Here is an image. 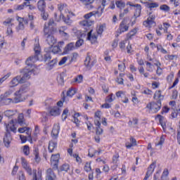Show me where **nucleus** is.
<instances>
[{
    "mask_svg": "<svg viewBox=\"0 0 180 180\" xmlns=\"http://www.w3.org/2000/svg\"><path fill=\"white\" fill-rule=\"evenodd\" d=\"M30 91V84H22L18 90L14 93V98H11L9 96L13 94V90L8 89L4 94L0 95L1 106H8L11 103H20L25 102L27 99V96L25 95Z\"/></svg>",
    "mask_w": 180,
    "mask_h": 180,
    "instance_id": "f257e3e1",
    "label": "nucleus"
},
{
    "mask_svg": "<svg viewBox=\"0 0 180 180\" xmlns=\"http://www.w3.org/2000/svg\"><path fill=\"white\" fill-rule=\"evenodd\" d=\"M56 23L53 18L50 19L48 22L44 24V34L49 46H54L57 43V39L54 37V26Z\"/></svg>",
    "mask_w": 180,
    "mask_h": 180,
    "instance_id": "f03ea898",
    "label": "nucleus"
},
{
    "mask_svg": "<svg viewBox=\"0 0 180 180\" xmlns=\"http://www.w3.org/2000/svg\"><path fill=\"white\" fill-rule=\"evenodd\" d=\"M58 9L60 12V18H57V13H55L54 16L57 22H60V20L63 19L65 23H68V6L65 4H58Z\"/></svg>",
    "mask_w": 180,
    "mask_h": 180,
    "instance_id": "7ed1b4c3",
    "label": "nucleus"
},
{
    "mask_svg": "<svg viewBox=\"0 0 180 180\" xmlns=\"http://www.w3.org/2000/svg\"><path fill=\"white\" fill-rule=\"evenodd\" d=\"M62 46H64V41L58 42V46L52 45L49 47L45 48L44 51L47 53L45 55V59L50 60L51 58L49 53H53V54H61V49L60 47H62Z\"/></svg>",
    "mask_w": 180,
    "mask_h": 180,
    "instance_id": "20e7f679",
    "label": "nucleus"
},
{
    "mask_svg": "<svg viewBox=\"0 0 180 180\" xmlns=\"http://www.w3.org/2000/svg\"><path fill=\"white\" fill-rule=\"evenodd\" d=\"M146 108L149 110L150 113H157L161 109V101H158V103H149Z\"/></svg>",
    "mask_w": 180,
    "mask_h": 180,
    "instance_id": "39448f33",
    "label": "nucleus"
},
{
    "mask_svg": "<svg viewBox=\"0 0 180 180\" xmlns=\"http://www.w3.org/2000/svg\"><path fill=\"white\" fill-rule=\"evenodd\" d=\"M35 71H37V68H35L34 69H29L27 68H25L23 70L24 75L21 77L22 82H26L27 79H30V75H32V73L34 72Z\"/></svg>",
    "mask_w": 180,
    "mask_h": 180,
    "instance_id": "423d86ee",
    "label": "nucleus"
},
{
    "mask_svg": "<svg viewBox=\"0 0 180 180\" xmlns=\"http://www.w3.org/2000/svg\"><path fill=\"white\" fill-rule=\"evenodd\" d=\"M20 162L22 165V168L25 169L26 172L28 174V175H32L33 170H32V167H30V165L27 162V160L26 158L22 157L20 158Z\"/></svg>",
    "mask_w": 180,
    "mask_h": 180,
    "instance_id": "0eeeda50",
    "label": "nucleus"
},
{
    "mask_svg": "<svg viewBox=\"0 0 180 180\" xmlns=\"http://www.w3.org/2000/svg\"><path fill=\"white\" fill-rule=\"evenodd\" d=\"M19 84H23L22 77L20 76H16L13 77L8 83L9 88H15L19 85Z\"/></svg>",
    "mask_w": 180,
    "mask_h": 180,
    "instance_id": "6e6552de",
    "label": "nucleus"
},
{
    "mask_svg": "<svg viewBox=\"0 0 180 180\" xmlns=\"http://www.w3.org/2000/svg\"><path fill=\"white\" fill-rule=\"evenodd\" d=\"M6 133H9V131L16 133L18 130V127H16V124H15V121L13 120H12L7 124H6Z\"/></svg>",
    "mask_w": 180,
    "mask_h": 180,
    "instance_id": "1a4fd4ad",
    "label": "nucleus"
},
{
    "mask_svg": "<svg viewBox=\"0 0 180 180\" xmlns=\"http://www.w3.org/2000/svg\"><path fill=\"white\" fill-rule=\"evenodd\" d=\"M58 160H60V154L52 155L51 157V165L53 169L58 168Z\"/></svg>",
    "mask_w": 180,
    "mask_h": 180,
    "instance_id": "9d476101",
    "label": "nucleus"
},
{
    "mask_svg": "<svg viewBox=\"0 0 180 180\" xmlns=\"http://www.w3.org/2000/svg\"><path fill=\"white\" fill-rule=\"evenodd\" d=\"M3 143L6 148H9V147H11V143H12V136L11 135V132H6L4 134Z\"/></svg>",
    "mask_w": 180,
    "mask_h": 180,
    "instance_id": "9b49d317",
    "label": "nucleus"
},
{
    "mask_svg": "<svg viewBox=\"0 0 180 180\" xmlns=\"http://www.w3.org/2000/svg\"><path fill=\"white\" fill-rule=\"evenodd\" d=\"M155 19V15H153V13H150L148 19L143 22V26H145V27H151V26L154 25Z\"/></svg>",
    "mask_w": 180,
    "mask_h": 180,
    "instance_id": "f8f14e48",
    "label": "nucleus"
},
{
    "mask_svg": "<svg viewBox=\"0 0 180 180\" xmlns=\"http://www.w3.org/2000/svg\"><path fill=\"white\" fill-rule=\"evenodd\" d=\"M102 13H103V8H101V11H92V12H90L89 13H86L84 15V19H91V18H92V16H98L101 17L102 16Z\"/></svg>",
    "mask_w": 180,
    "mask_h": 180,
    "instance_id": "ddd939ff",
    "label": "nucleus"
},
{
    "mask_svg": "<svg viewBox=\"0 0 180 180\" xmlns=\"http://www.w3.org/2000/svg\"><path fill=\"white\" fill-rule=\"evenodd\" d=\"M49 115L50 116H53V117L60 116V115H61V108L57 106L51 107L49 109Z\"/></svg>",
    "mask_w": 180,
    "mask_h": 180,
    "instance_id": "4468645a",
    "label": "nucleus"
},
{
    "mask_svg": "<svg viewBox=\"0 0 180 180\" xmlns=\"http://www.w3.org/2000/svg\"><path fill=\"white\" fill-rule=\"evenodd\" d=\"M127 5H129V6H132L133 8H135V13H134L135 18H139L140 16V15L141 14V5L133 4H131V2H128Z\"/></svg>",
    "mask_w": 180,
    "mask_h": 180,
    "instance_id": "2eb2a0df",
    "label": "nucleus"
},
{
    "mask_svg": "<svg viewBox=\"0 0 180 180\" xmlns=\"http://www.w3.org/2000/svg\"><path fill=\"white\" fill-rule=\"evenodd\" d=\"M68 96V91L65 90L62 92L61 99L56 103L57 108H63L64 105V102H65V98Z\"/></svg>",
    "mask_w": 180,
    "mask_h": 180,
    "instance_id": "dca6fc26",
    "label": "nucleus"
},
{
    "mask_svg": "<svg viewBox=\"0 0 180 180\" xmlns=\"http://www.w3.org/2000/svg\"><path fill=\"white\" fill-rule=\"evenodd\" d=\"M127 30H129V24H127L126 20H124L120 24L119 33L122 34V33H124V32H127Z\"/></svg>",
    "mask_w": 180,
    "mask_h": 180,
    "instance_id": "f3484780",
    "label": "nucleus"
},
{
    "mask_svg": "<svg viewBox=\"0 0 180 180\" xmlns=\"http://www.w3.org/2000/svg\"><path fill=\"white\" fill-rule=\"evenodd\" d=\"M102 111L97 110L94 113V124L95 126H101V120L102 119Z\"/></svg>",
    "mask_w": 180,
    "mask_h": 180,
    "instance_id": "a211bd4d",
    "label": "nucleus"
},
{
    "mask_svg": "<svg viewBox=\"0 0 180 180\" xmlns=\"http://www.w3.org/2000/svg\"><path fill=\"white\" fill-rule=\"evenodd\" d=\"M37 61H39V56L37 55H34L32 56L29 57L26 61H25V64L28 66V67H33V63H36Z\"/></svg>",
    "mask_w": 180,
    "mask_h": 180,
    "instance_id": "6ab92c4d",
    "label": "nucleus"
},
{
    "mask_svg": "<svg viewBox=\"0 0 180 180\" xmlns=\"http://www.w3.org/2000/svg\"><path fill=\"white\" fill-rule=\"evenodd\" d=\"M155 120L159 121V123L160 124V125L162 127L163 130H165V129L167 127V119H165L161 115H158L155 117Z\"/></svg>",
    "mask_w": 180,
    "mask_h": 180,
    "instance_id": "aec40b11",
    "label": "nucleus"
},
{
    "mask_svg": "<svg viewBox=\"0 0 180 180\" xmlns=\"http://www.w3.org/2000/svg\"><path fill=\"white\" fill-rule=\"evenodd\" d=\"M87 39L91 41V44H94L98 41V34L96 33H92V30L88 33Z\"/></svg>",
    "mask_w": 180,
    "mask_h": 180,
    "instance_id": "412c9836",
    "label": "nucleus"
},
{
    "mask_svg": "<svg viewBox=\"0 0 180 180\" xmlns=\"http://www.w3.org/2000/svg\"><path fill=\"white\" fill-rule=\"evenodd\" d=\"M60 133V124H55L51 132V136L53 139H57L58 134Z\"/></svg>",
    "mask_w": 180,
    "mask_h": 180,
    "instance_id": "4be33fe9",
    "label": "nucleus"
},
{
    "mask_svg": "<svg viewBox=\"0 0 180 180\" xmlns=\"http://www.w3.org/2000/svg\"><path fill=\"white\" fill-rule=\"evenodd\" d=\"M35 169L33 170V178L32 180H43V172L41 169H39L37 174Z\"/></svg>",
    "mask_w": 180,
    "mask_h": 180,
    "instance_id": "5701e85b",
    "label": "nucleus"
},
{
    "mask_svg": "<svg viewBox=\"0 0 180 180\" xmlns=\"http://www.w3.org/2000/svg\"><path fill=\"white\" fill-rule=\"evenodd\" d=\"M56 178H57V176L54 174V172H53V169H48L46 170V180H56Z\"/></svg>",
    "mask_w": 180,
    "mask_h": 180,
    "instance_id": "b1692460",
    "label": "nucleus"
},
{
    "mask_svg": "<svg viewBox=\"0 0 180 180\" xmlns=\"http://www.w3.org/2000/svg\"><path fill=\"white\" fill-rule=\"evenodd\" d=\"M19 25L18 27H16L17 32H19V30H23L25 29V25H23V22L25 23V25H27L28 21L27 20H23V18H20L18 19Z\"/></svg>",
    "mask_w": 180,
    "mask_h": 180,
    "instance_id": "393cba45",
    "label": "nucleus"
},
{
    "mask_svg": "<svg viewBox=\"0 0 180 180\" xmlns=\"http://www.w3.org/2000/svg\"><path fill=\"white\" fill-rule=\"evenodd\" d=\"M84 65L86 67L87 70H91L94 67V61L91 58V56H87L84 60Z\"/></svg>",
    "mask_w": 180,
    "mask_h": 180,
    "instance_id": "a878e982",
    "label": "nucleus"
},
{
    "mask_svg": "<svg viewBox=\"0 0 180 180\" xmlns=\"http://www.w3.org/2000/svg\"><path fill=\"white\" fill-rule=\"evenodd\" d=\"M68 153L70 154V157H73V158H75L76 162H78L79 164H81V162H82V159L79 158V155H78V154L72 153V149H69Z\"/></svg>",
    "mask_w": 180,
    "mask_h": 180,
    "instance_id": "bb28decb",
    "label": "nucleus"
},
{
    "mask_svg": "<svg viewBox=\"0 0 180 180\" xmlns=\"http://www.w3.org/2000/svg\"><path fill=\"white\" fill-rule=\"evenodd\" d=\"M153 98L155 101H158V102H161V101H162V99H164V96H162L161 94V91H160V90L156 91L154 94Z\"/></svg>",
    "mask_w": 180,
    "mask_h": 180,
    "instance_id": "cd10ccee",
    "label": "nucleus"
},
{
    "mask_svg": "<svg viewBox=\"0 0 180 180\" xmlns=\"http://www.w3.org/2000/svg\"><path fill=\"white\" fill-rule=\"evenodd\" d=\"M17 123L20 124V126H27L26 122H25V117L22 113L19 114Z\"/></svg>",
    "mask_w": 180,
    "mask_h": 180,
    "instance_id": "c85d7f7f",
    "label": "nucleus"
},
{
    "mask_svg": "<svg viewBox=\"0 0 180 180\" xmlns=\"http://www.w3.org/2000/svg\"><path fill=\"white\" fill-rule=\"evenodd\" d=\"M37 6L40 12H44V11H46V2H44V0H39L38 1Z\"/></svg>",
    "mask_w": 180,
    "mask_h": 180,
    "instance_id": "c756f323",
    "label": "nucleus"
},
{
    "mask_svg": "<svg viewBox=\"0 0 180 180\" xmlns=\"http://www.w3.org/2000/svg\"><path fill=\"white\" fill-rule=\"evenodd\" d=\"M81 116V114L79 112H76L73 115V120L72 122L73 123L76 124L77 127H79V123H81V121L78 119Z\"/></svg>",
    "mask_w": 180,
    "mask_h": 180,
    "instance_id": "7c9ffc66",
    "label": "nucleus"
},
{
    "mask_svg": "<svg viewBox=\"0 0 180 180\" xmlns=\"http://www.w3.org/2000/svg\"><path fill=\"white\" fill-rule=\"evenodd\" d=\"M18 132L20 133H26L27 136H30L32 134V129H30L29 127H21L18 129Z\"/></svg>",
    "mask_w": 180,
    "mask_h": 180,
    "instance_id": "2f4dec72",
    "label": "nucleus"
},
{
    "mask_svg": "<svg viewBox=\"0 0 180 180\" xmlns=\"http://www.w3.org/2000/svg\"><path fill=\"white\" fill-rule=\"evenodd\" d=\"M137 34V29L134 28L131 30L127 34V40H131L133 39L134 36H136Z\"/></svg>",
    "mask_w": 180,
    "mask_h": 180,
    "instance_id": "473e14b6",
    "label": "nucleus"
},
{
    "mask_svg": "<svg viewBox=\"0 0 180 180\" xmlns=\"http://www.w3.org/2000/svg\"><path fill=\"white\" fill-rule=\"evenodd\" d=\"M129 140H130V141H133V143L127 142L125 143V147L127 148H131V147H134L135 146H137V141H136V139L134 138H130Z\"/></svg>",
    "mask_w": 180,
    "mask_h": 180,
    "instance_id": "72a5a7b5",
    "label": "nucleus"
},
{
    "mask_svg": "<svg viewBox=\"0 0 180 180\" xmlns=\"http://www.w3.org/2000/svg\"><path fill=\"white\" fill-rule=\"evenodd\" d=\"M57 147V142L56 141H51L48 147L49 153L54 151V148Z\"/></svg>",
    "mask_w": 180,
    "mask_h": 180,
    "instance_id": "f704fd0d",
    "label": "nucleus"
},
{
    "mask_svg": "<svg viewBox=\"0 0 180 180\" xmlns=\"http://www.w3.org/2000/svg\"><path fill=\"white\" fill-rule=\"evenodd\" d=\"M154 169H155V163H152L148 168L146 175L151 176V175H153V172H154Z\"/></svg>",
    "mask_w": 180,
    "mask_h": 180,
    "instance_id": "c9c22d12",
    "label": "nucleus"
},
{
    "mask_svg": "<svg viewBox=\"0 0 180 180\" xmlns=\"http://www.w3.org/2000/svg\"><path fill=\"white\" fill-rule=\"evenodd\" d=\"M154 169H155V163H152L148 168L146 175L151 176V175H153V172H154Z\"/></svg>",
    "mask_w": 180,
    "mask_h": 180,
    "instance_id": "e433bc0d",
    "label": "nucleus"
},
{
    "mask_svg": "<svg viewBox=\"0 0 180 180\" xmlns=\"http://www.w3.org/2000/svg\"><path fill=\"white\" fill-rule=\"evenodd\" d=\"M94 2H95V0H84V1H83V4L84 5H85L87 9H92L94 8V6L91 4H94Z\"/></svg>",
    "mask_w": 180,
    "mask_h": 180,
    "instance_id": "4c0bfd02",
    "label": "nucleus"
},
{
    "mask_svg": "<svg viewBox=\"0 0 180 180\" xmlns=\"http://www.w3.org/2000/svg\"><path fill=\"white\" fill-rule=\"evenodd\" d=\"M59 33L60 36H63V37H67V34H68V30L67 27H61L59 29Z\"/></svg>",
    "mask_w": 180,
    "mask_h": 180,
    "instance_id": "58836bf2",
    "label": "nucleus"
},
{
    "mask_svg": "<svg viewBox=\"0 0 180 180\" xmlns=\"http://www.w3.org/2000/svg\"><path fill=\"white\" fill-rule=\"evenodd\" d=\"M56 64H57V60L56 59L52 60L51 62H49L46 65V70H48V71H50V70H53V68H54V65H56Z\"/></svg>",
    "mask_w": 180,
    "mask_h": 180,
    "instance_id": "ea45409f",
    "label": "nucleus"
},
{
    "mask_svg": "<svg viewBox=\"0 0 180 180\" xmlns=\"http://www.w3.org/2000/svg\"><path fill=\"white\" fill-rule=\"evenodd\" d=\"M16 114V110H7L4 111V116L6 117H12V116H15Z\"/></svg>",
    "mask_w": 180,
    "mask_h": 180,
    "instance_id": "a19ab883",
    "label": "nucleus"
},
{
    "mask_svg": "<svg viewBox=\"0 0 180 180\" xmlns=\"http://www.w3.org/2000/svg\"><path fill=\"white\" fill-rule=\"evenodd\" d=\"M34 51H35L36 56L40 54V51H41V48H40V44H39V41H36V43L34 44Z\"/></svg>",
    "mask_w": 180,
    "mask_h": 180,
    "instance_id": "79ce46f5",
    "label": "nucleus"
},
{
    "mask_svg": "<svg viewBox=\"0 0 180 180\" xmlns=\"http://www.w3.org/2000/svg\"><path fill=\"white\" fill-rule=\"evenodd\" d=\"M65 77H67L65 75V73L62 72L57 78V81L60 85H64V78Z\"/></svg>",
    "mask_w": 180,
    "mask_h": 180,
    "instance_id": "37998d69",
    "label": "nucleus"
},
{
    "mask_svg": "<svg viewBox=\"0 0 180 180\" xmlns=\"http://www.w3.org/2000/svg\"><path fill=\"white\" fill-rule=\"evenodd\" d=\"M146 70L148 71V72H153V71L155 70L154 65L151 64V63L146 62Z\"/></svg>",
    "mask_w": 180,
    "mask_h": 180,
    "instance_id": "c03bdc74",
    "label": "nucleus"
},
{
    "mask_svg": "<svg viewBox=\"0 0 180 180\" xmlns=\"http://www.w3.org/2000/svg\"><path fill=\"white\" fill-rule=\"evenodd\" d=\"M22 150L25 155H29L30 154V148L27 145H25L22 147Z\"/></svg>",
    "mask_w": 180,
    "mask_h": 180,
    "instance_id": "a18cd8bd",
    "label": "nucleus"
},
{
    "mask_svg": "<svg viewBox=\"0 0 180 180\" xmlns=\"http://www.w3.org/2000/svg\"><path fill=\"white\" fill-rule=\"evenodd\" d=\"M102 150H89V157H94V155H99Z\"/></svg>",
    "mask_w": 180,
    "mask_h": 180,
    "instance_id": "49530a36",
    "label": "nucleus"
},
{
    "mask_svg": "<svg viewBox=\"0 0 180 180\" xmlns=\"http://www.w3.org/2000/svg\"><path fill=\"white\" fill-rule=\"evenodd\" d=\"M34 160L36 162H40V156H39V149L35 148L34 150Z\"/></svg>",
    "mask_w": 180,
    "mask_h": 180,
    "instance_id": "de8ad7c7",
    "label": "nucleus"
},
{
    "mask_svg": "<svg viewBox=\"0 0 180 180\" xmlns=\"http://www.w3.org/2000/svg\"><path fill=\"white\" fill-rule=\"evenodd\" d=\"M160 9L162 11V12H169L171 8L167 4H162L160 6Z\"/></svg>",
    "mask_w": 180,
    "mask_h": 180,
    "instance_id": "09e8293b",
    "label": "nucleus"
},
{
    "mask_svg": "<svg viewBox=\"0 0 180 180\" xmlns=\"http://www.w3.org/2000/svg\"><path fill=\"white\" fill-rule=\"evenodd\" d=\"M115 4L117 8H119L120 9H123V8L126 6V4L124 3V1H117L115 2Z\"/></svg>",
    "mask_w": 180,
    "mask_h": 180,
    "instance_id": "8fccbe9b",
    "label": "nucleus"
},
{
    "mask_svg": "<svg viewBox=\"0 0 180 180\" xmlns=\"http://www.w3.org/2000/svg\"><path fill=\"white\" fill-rule=\"evenodd\" d=\"M116 98L113 95V94H110L107 98H105V102H108V103H112L113 101H115Z\"/></svg>",
    "mask_w": 180,
    "mask_h": 180,
    "instance_id": "3c124183",
    "label": "nucleus"
},
{
    "mask_svg": "<svg viewBox=\"0 0 180 180\" xmlns=\"http://www.w3.org/2000/svg\"><path fill=\"white\" fill-rule=\"evenodd\" d=\"M124 77V75L123 73L120 74V77H117L116 79V82L119 84L120 85H123L124 84V79L123 77Z\"/></svg>",
    "mask_w": 180,
    "mask_h": 180,
    "instance_id": "603ef678",
    "label": "nucleus"
},
{
    "mask_svg": "<svg viewBox=\"0 0 180 180\" xmlns=\"http://www.w3.org/2000/svg\"><path fill=\"white\" fill-rule=\"evenodd\" d=\"M127 41H129V39H127V38L126 37V39L123 41H121L120 42V49H121V50H124L126 49V43H127Z\"/></svg>",
    "mask_w": 180,
    "mask_h": 180,
    "instance_id": "864d4df0",
    "label": "nucleus"
},
{
    "mask_svg": "<svg viewBox=\"0 0 180 180\" xmlns=\"http://www.w3.org/2000/svg\"><path fill=\"white\" fill-rule=\"evenodd\" d=\"M179 115L178 110H174L171 115H170V119H172V120H175V119H178V116Z\"/></svg>",
    "mask_w": 180,
    "mask_h": 180,
    "instance_id": "5fc2aeb1",
    "label": "nucleus"
},
{
    "mask_svg": "<svg viewBox=\"0 0 180 180\" xmlns=\"http://www.w3.org/2000/svg\"><path fill=\"white\" fill-rule=\"evenodd\" d=\"M12 22H13V18H7L5 21H4L3 25H4V26H11L12 27L13 24H12Z\"/></svg>",
    "mask_w": 180,
    "mask_h": 180,
    "instance_id": "6e6d98bb",
    "label": "nucleus"
},
{
    "mask_svg": "<svg viewBox=\"0 0 180 180\" xmlns=\"http://www.w3.org/2000/svg\"><path fill=\"white\" fill-rule=\"evenodd\" d=\"M104 29H105V25H101L98 27H97V29H96L97 34H102V33H103Z\"/></svg>",
    "mask_w": 180,
    "mask_h": 180,
    "instance_id": "4d7b16f0",
    "label": "nucleus"
},
{
    "mask_svg": "<svg viewBox=\"0 0 180 180\" xmlns=\"http://www.w3.org/2000/svg\"><path fill=\"white\" fill-rule=\"evenodd\" d=\"M158 6H160V4H158V3H149L147 5L148 9H154V8H158Z\"/></svg>",
    "mask_w": 180,
    "mask_h": 180,
    "instance_id": "13d9d810",
    "label": "nucleus"
},
{
    "mask_svg": "<svg viewBox=\"0 0 180 180\" xmlns=\"http://www.w3.org/2000/svg\"><path fill=\"white\" fill-rule=\"evenodd\" d=\"M93 22H88V20H83L80 22V25L82 26L86 27H89V26H91Z\"/></svg>",
    "mask_w": 180,
    "mask_h": 180,
    "instance_id": "bf43d9fd",
    "label": "nucleus"
},
{
    "mask_svg": "<svg viewBox=\"0 0 180 180\" xmlns=\"http://www.w3.org/2000/svg\"><path fill=\"white\" fill-rule=\"evenodd\" d=\"M139 71L141 75H143V77H145V78H148L149 74L148 72L144 73V68L143 67L139 68Z\"/></svg>",
    "mask_w": 180,
    "mask_h": 180,
    "instance_id": "052dcab7",
    "label": "nucleus"
},
{
    "mask_svg": "<svg viewBox=\"0 0 180 180\" xmlns=\"http://www.w3.org/2000/svg\"><path fill=\"white\" fill-rule=\"evenodd\" d=\"M68 117V109L65 108L62 113V120H66Z\"/></svg>",
    "mask_w": 180,
    "mask_h": 180,
    "instance_id": "680f3d73",
    "label": "nucleus"
},
{
    "mask_svg": "<svg viewBox=\"0 0 180 180\" xmlns=\"http://www.w3.org/2000/svg\"><path fill=\"white\" fill-rule=\"evenodd\" d=\"M96 134L101 136L103 133V129L101 128V125H96Z\"/></svg>",
    "mask_w": 180,
    "mask_h": 180,
    "instance_id": "e2e57ef3",
    "label": "nucleus"
},
{
    "mask_svg": "<svg viewBox=\"0 0 180 180\" xmlns=\"http://www.w3.org/2000/svg\"><path fill=\"white\" fill-rule=\"evenodd\" d=\"M157 49L158 51H160L162 54H167L168 53V51H167V50H165L161 45H158Z\"/></svg>",
    "mask_w": 180,
    "mask_h": 180,
    "instance_id": "0e129e2a",
    "label": "nucleus"
},
{
    "mask_svg": "<svg viewBox=\"0 0 180 180\" xmlns=\"http://www.w3.org/2000/svg\"><path fill=\"white\" fill-rule=\"evenodd\" d=\"M41 16L43 20H47L49 19V13L46 12V11H41Z\"/></svg>",
    "mask_w": 180,
    "mask_h": 180,
    "instance_id": "69168bd1",
    "label": "nucleus"
},
{
    "mask_svg": "<svg viewBox=\"0 0 180 180\" xmlns=\"http://www.w3.org/2000/svg\"><path fill=\"white\" fill-rule=\"evenodd\" d=\"M77 94V89L75 88H70L68 91V96L72 97Z\"/></svg>",
    "mask_w": 180,
    "mask_h": 180,
    "instance_id": "338daca9",
    "label": "nucleus"
},
{
    "mask_svg": "<svg viewBox=\"0 0 180 180\" xmlns=\"http://www.w3.org/2000/svg\"><path fill=\"white\" fill-rule=\"evenodd\" d=\"M6 34L10 37H12L13 36V31L12 30V27H11V25H8V27H7Z\"/></svg>",
    "mask_w": 180,
    "mask_h": 180,
    "instance_id": "774afa93",
    "label": "nucleus"
}]
</instances>
